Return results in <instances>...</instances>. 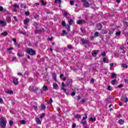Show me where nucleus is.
Wrapping results in <instances>:
<instances>
[{
  "instance_id": "nucleus-47",
  "label": "nucleus",
  "mask_w": 128,
  "mask_h": 128,
  "mask_svg": "<svg viewBox=\"0 0 128 128\" xmlns=\"http://www.w3.org/2000/svg\"><path fill=\"white\" fill-rule=\"evenodd\" d=\"M124 98H125L124 100V102H128V98L126 97Z\"/></svg>"
},
{
  "instance_id": "nucleus-11",
  "label": "nucleus",
  "mask_w": 128,
  "mask_h": 128,
  "mask_svg": "<svg viewBox=\"0 0 128 128\" xmlns=\"http://www.w3.org/2000/svg\"><path fill=\"white\" fill-rule=\"evenodd\" d=\"M6 20L8 24H10V22H12V18H10V16L6 17Z\"/></svg>"
},
{
  "instance_id": "nucleus-27",
  "label": "nucleus",
  "mask_w": 128,
  "mask_h": 128,
  "mask_svg": "<svg viewBox=\"0 0 128 128\" xmlns=\"http://www.w3.org/2000/svg\"><path fill=\"white\" fill-rule=\"evenodd\" d=\"M73 22H74V20H72V19H71L70 21H68L69 26H72Z\"/></svg>"
},
{
  "instance_id": "nucleus-14",
  "label": "nucleus",
  "mask_w": 128,
  "mask_h": 128,
  "mask_svg": "<svg viewBox=\"0 0 128 128\" xmlns=\"http://www.w3.org/2000/svg\"><path fill=\"white\" fill-rule=\"evenodd\" d=\"M29 90H30L31 92H36V90L34 88V86H30L28 88Z\"/></svg>"
},
{
  "instance_id": "nucleus-61",
  "label": "nucleus",
  "mask_w": 128,
  "mask_h": 128,
  "mask_svg": "<svg viewBox=\"0 0 128 128\" xmlns=\"http://www.w3.org/2000/svg\"><path fill=\"white\" fill-rule=\"evenodd\" d=\"M34 6H40V3H35V4H34Z\"/></svg>"
},
{
  "instance_id": "nucleus-28",
  "label": "nucleus",
  "mask_w": 128,
  "mask_h": 128,
  "mask_svg": "<svg viewBox=\"0 0 128 128\" xmlns=\"http://www.w3.org/2000/svg\"><path fill=\"white\" fill-rule=\"evenodd\" d=\"M62 36H64V34H68V33H66V30H63L62 31Z\"/></svg>"
},
{
  "instance_id": "nucleus-19",
  "label": "nucleus",
  "mask_w": 128,
  "mask_h": 128,
  "mask_svg": "<svg viewBox=\"0 0 128 128\" xmlns=\"http://www.w3.org/2000/svg\"><path fill=\"white\" fill-rule=\"evenodd\" d=\"M80 123L82 124L85 126V124H86V121L84 120L83 119H82L80 121Z\"/></svg>"
},
{
  "instance_id": "nucleus-63",
  "label": "nucleus",
  "mask_w": 128,
  "mask_h": 128,
  "mask_svg": "<svg viewBox=\"0 0 128 128\" xmlns=\"http://www.w3.org/2000/svg\"><path fill=\"white\" fill-rule=\"evenodd\" d=\"M62 88H64V86H66V84H64V82H62Z\"/></svg>"
},
{
  "instance_id": "nucleus-3",
  "label": "nucleus",
  "mask_w": 128,
  "mask_h": 128,
  "mask_svg": "<svg viewBox=\"0 0 128 128\" xmlns=\"http://www.w3.org/2000/svg\"><path fill=\"white\" fill-rule=\"evenodd\" d=\"M82 2H84V8H90V2H88L86 0H82Z\"/></svg>"
},
{
  "instance_id": "nucleus-49",
  "label": "nucleus",
  "mask_w": 128,
  "mask_h": 128,
  "mask_svg": "<svg viewBox=\"0 0 128 128\" xmlns=\"http://www.w3.org/2000/svg\"><path fill=\"white\" fill-rule=\"evenodd\" d=\"M76 124L75 123H73L72 124V128H76Z\"/></svg>"
},
{
  "instance_id": "nucleus-25",
  "label": "nucleus",
  "mask_w": 128,
  "mask_h": 128,
  "mask_svg": "<svg viewBox=\"0 0 128 128\" xmlns=\"http://www.w3.org/2000/svg\"><path fill=\"white\" fill-rule=\"evenodd\" d=\"M48 90V86H43V90L46 92V90Z\"/></svg>"
},
{
  "instance_id": "nucleus-5",
  "label": "nucleus",
  "mask_w": 128,
  "mask_h": 128,
  "mask_svg": "<svg viewBox=\"0 0 128 128\" xmlns=\"http://www.w3.org/2000/svg\"><path fill=\"white\" fill-rule=\"evenodd\" d=\"M81 42L83 44H90V42H88V40L84 38L81 39Z\"/></svg>"
},
{
  "instance_id": "nucleus-26",
  "label": "nucleus",
  "mask_w": 128,
  "mask_h": 128,
  "mask_svg": "<svg viewBox=\"0 0 128 128\" xmlns=\"http://www.w3.org/2000/svg\"><path fill=\"white\" fill-rule=\"evenodd\" d=\"M67 30H68V32H70V25L68 24L66 26Z\"/></svg>"
},
{
  "instance_id": "nucleus-51",
  "label": "nucleus",
  "mask_w": 128,
  "mask_h": 128,
  "mask_svg": "<svg viewBox=\"0 0 128 128\" xmlns=\"http://www.w3.org/2000/svg\"><path fill=\"white\" fill-rule=\"evenodd\" d=\"M124 87V85L120 84L119 86H118V88H123Z\"/></svg>"
},
{
  "instance_id": "nucleus-46",
  "label": "nucleus",
  "mask_w": 128,
  "mask_h": 128,
  "mask_svg": "<svg viewBox=\"0 0 128 128\" xmlns=\"http://www.w3.org/2000/svg\"><path fill=\"white\" fill-rule=\"evenodd\" d=\"M48 40H50V42H52V40H54V38L51 37L50 38H48Z\"/></svg>"
},
{
  "instance_id": "nucleus-62",
  "label": "nucleus",
  "mask_w": 128,
  "mask_h": 128,
  "mask_svg": "<svg viewBox=\"0 0 128 128\" xmlns=\"http://www.w3.org/2000/svg\"><path fill=\"white\" fill-rule=\"evenodd\" d=\"M64 16H68V12H64Z\"/></svg>"
},
{
  "instance_id": "nucleus-52",
  "label": "nucleus",
  "mask_w": 128,
  "mask_h": 128,
  "mask_svg": "<svg viewBox=\"0 0 128 128\" xmlns=\"http://www.w3.org/2000/svg\"><path fill=\"white\" fill-rule=\"evenodd\" d=\"M26 16H30V12H25Z\"/></svg>"
},
{
  "instance_id": "nucleus-18",
  "label": "nucleus",
  "mask_w": 128,
  "mask_h": 128,
  "mask_svg": "<svg viewBox=\"0 0 128 128\" xmlns=\"http://www.w3.org/2000/svg\"><path fill=\"white\" fill-rule=\"evenodd\" d=\"M98 52V51L95 50L94 52L92 54V55L93 56H96Z\"/></svg>"
},
{
  "instance_id": "nucleus-6",
  "label": "nucleus",
  "mask_w": 128,
  "mask_h": 128,
  "mask_svg": "<svg viewBox=\"0 0 128 128\" xmlns=\"http://www.w3.org/2000/svg\"><path fill=\"white\" fill-rule=\"evenodd\" d=\"M13 82L15 86H18V78H13Z\"/></svg>"
},
{
  "instance_id": "nucleus-55",
  "label": "nucleus",
  "mask_w": 128,
  "mask_h": 128,
  "mask_svg": "<svg viewBox=\"0 0 128 128\" xmlns=\"http://www.w3.org/2000/svg\"><path fill=\"white\" fill-rule=\"evenodd\" d=\"M14 50V48L10 47V48H8L7 49V50Z\"/></svg>"
},
{
  "instance_id": "nucleus-38",
  "label": "nucleus",
  "mask_w": 128,
  "mask_h": 128,
  "mask_svg": "<svg viewBox=\"0 0 128 128\" xmlns=\"http://www.w3.org/2000/svg\"><path fill=\"white\" fill-rule=\"evenodd\" d=\"M122 68H128V66L126 64H122Z\"/></svg>"
},
{
  "instance_id": "nucleus-36",
  "label": "nucleus",
  "mask_w": 128,
  "mask_h": 128,
  "mask_svg": "<svg viewBox=\"0 0 128 128\" xmlns=\"http://www.w3.org/2000/svg\"><path fill=\"white\" fill-rule=\"evenodd\" d=\"M14 8H20V6L16 4H14L13 5Z\"/></svg>"
},
{
  "instance_id": "nucleus-1",
  "label": "nucleus",
  "mask_w": 128,
  "mask_h": 128,
  "mask_svg": "<svg viewBox=\"0 0 128 128\" xmlns=\"http://www.w3.org/2000/svg\"><path fill=\"white\" fill-rule=\"evenodd\" d=\"M6 119L4 118H0V126L2 128H6Z\"/></svg>"
},
{
  "instance_id": "nucleus-64",
  "label": "nucleus",
  "mask_w": 128,
  "mask_h": 128,
  "mask_svg": "<svg viewBox=\"0 0 128 128\" xmlns=\"http://www.w3.org/2000/svg\"><path fill=\"white\" fill-rule=\"evenodd\" d=\"M18 76H22V74L20 72H19V73L18 74Z\"/></svg>"
},
{
  "instance_id": "nucleus-12",
  "label": "nucleus",
  "mask_w": 128,
  "mask_h": 128,
  "mask_svg": "<svg viewBox=\"0 0 128 128\" xmlns=\"http://www.w3.org/2000/svg\"><path fill=\"white\" fill-rule=\"evenodd\" d=\"M118 122L120 124V126H122L124 124V120L120 119L118 120Z\"/></svg>"
},
{
  "instance_id": "nucleus-17",
  "label": "nucleus",
  "mask_w": 128,
  "mask_h": 128,
  "mask_svg": "<svg viewBox=\"0 0 128 128\" xmlns=\"http://www.w3.org/2000/svg\"><path fill=\"white\" fill-rule=\"evenodd\" d=\"M8 34L6 32H4L1 34V36H6Z\"/></svg>"
},
{
  "instance_id": "nucleus-39",
  "label": "nucleus",
  "mask_w": 128,
  "mask_h": 128,
  "mask_svg": "<svg viewBox=\"0 0 128 128\" xmlns=\"http://www.w3.org/2000/svg\"><path fill=\"white\" fill-rule=\"evenodd\" d=\"M52 102H53L52 101V98H50V102H48V104H52Z\"/></svg>"
},
{
  "instance_id": "nucleus-9",
  "label": "nucleus",
  "mask_w": 128,
  "mask_h": 128,
  "mask_svg": "<svg viewBox=\"0 0 128 128\" xmlns=\"http://www.w3.org/2000/svg\"><path fill=\"white\" fill-rule=\"evenodd\" d=\"M52 78L55 82H56V73L52 74Z\"/></svg>"
},
{
  "instance_id": "nucleus-58",
  "label": "nucleus",
  "mask_w": 128,
  "mask_h": 128,
  "mask_svg": "<svg viewBox=\"0 0 128 128\" xmlns=\"http://www.w3.org/2000/svg\"><path fill=\"white\" fill-rule=\"evenodd\" d=\"M77 98H78V100H80L82 98L80 97V95H78L77 96Z\"/></svg>"
},
{
  "instance_id": "nucleus-53",
  "label": "nucleus",
  "mask_w": 128,
  "mask_h": 128,
  "mask_svg": "<svg viewBox=\"0 0 128 128\" xmlns=\"http://www.w3.org/2000/svg\"><path fill=\"white\" fill-rule=\"evenodd\" d=\"M4 10V8L2 6H0V12H2Z\"/></svg>"
},
{
  "instance_id": "nucleus-45",
  "label": "nucleus",
  "mask_w": 128,
  "mask_h": 128,
  "mask_svg": "<svg viewBox=\"0 0 128 128\" xmlns=\"http://www.w3.org/2000/svg\"><path fill=\"white\" fill-rule=\"evenodd\" d=\"M94 36H98V32H96L94 34Z\"/></svg>"
},
{
  "instance_id": "nucleus-41",
  "label": "nucleus",
  "mask_w": 128,
  "mask_h": 128,
  "mask_svg": "<svg viewBox=\"0 0 128 128\" xmlns=\"http://www.w3.org/2000/svg\"><path fill=\"white\" fill-rule=\"evenodd\" d=\"M68 48L70 50H72V45L70 44H69L68 46Z\"/></svg>"
},
{
  "instance_id": "nucleus-40",
  "label": "nucleus",
  "mask_w": 128,
  "mask_h": 128,
  "mask_svg": "<svg viewBox=\"0 0 128 128\" xmlns=\"http://www.w3.org/2000/svg\"><path fill=\"white\" fill-rule=\"evenodd\" d=\"M62 26H66V22L63 21L62 22Z\"/></svg>"
},
{
  "instance_id": "nucleus-29",
  "label": "nucleus",
  "mask_w": 128,
  "mask_h": 128,
  "mask_svg": "<svg viewBox=\"0 0 128 128\" xmlns=\"http://www.w3.org/2000/svg\"><path fill=\"white\" fill-rule=\"evenodd\" d=\"M96 118H92V117H90V120H91V122H96Z\"/></svg>"
},
{
  "instance_id": "nucleus-57",
  "label": "nucleus",
  "mask_w": 128,
  "mask_h": 128,
  "mask_svg": "<svg viewBox=\"0 0 128 128\" xmlns=\"http://www.w3.org/2000/svg\"><path fill=\"white\" fill-rule=\"evenodd\" d=\"M4 102V100H2V98H0V104H2Z\"/></svg>"
},
{
  "instance_id": "nucleus-48",
  "label": "nucleus",
  "mask_w": 128,
  "mask_h": 128,
  "mask_svg": "<svg viewBox=\"0 0 128 128\" xmlns=\"http://www.w3.org/2000/svg\"><path fill=\"white\" fill-rule=\"evenodd\" d=\"M71 96H76V92H72L71 94Z\"/></svg>"
},
{
  "instance_id": "nucleus-23",
  "label": "nucleus",
  "mask_w": 128,
  "mask_h": 128,
  "mask_svg": "<svg viewBox=\"0 0 128 128\" xmlns=\"http://www.w3.org/2000/svg\"><path fill=\"white\" fill-rule=\"evenodd\" d=\"M41 108L42 110H46V106H44V104H41Z\"/></svg>"
},
{
  "instance_id": "nucleus-21",
  "label": "nucleus",
  "mask_w": 128,
  "mask_h": 128,
  "mask_svg": "<svg viewBox=\"0 0 128 128\" xmlns=\"http://www.w3.org/2000/svg\"><path fill=\"white\" fill-rule=\"evenodd\" d=\"M30 22V19L26 18L24 20V24H28V22Z\"/></svg>"
},
{
  "instance_id": "nucleus-32",
  "label": "nucleus",
  "mask_w": 128,
  "mask_h": 128,
  "mask_svg": "<svg viewBox=\"0 0 128 128\" xmlns=\"http://www.w3.org/2000/svg\"><path fill=\"white\" fill-rule=\"evenodd\" d=\"M84 114L85 116L83 117L82 120H86V118H88V114Z\"/></svg>"
},
{
  "instance_id": "nucleus-34",
  "label": "nucleus",
  "mask_w": 128,
  "mask_h": 128,
  "mask_svg": "<svg viewBox=\"0 0 128 128\" xmlns=\"http://www.w3.org/2000/svg\"><path fill=\"white\" fill-rule=\"evenodd\" d=\"M20 122L22 124H26V122L24 120H22L20 121Z\"/></svg>"
},
{
  "instance_id": "nucleus-35",
  "label": "nucleus",
  "mask_w": 128,
  "mask_h": 128,
  "mask_svg": "<svg viewBox=\"0 0 128 128\" xmlns=\"http://www.w3.org/2000/svg\"><path fill=\"white\" fill-rule=\"evenodd\" d=\"M120 32H121L120 31L116 32V36H120Z\"/></svg>"
},
{
  "instance_id": "nucleus-22",
  "label": "nucleus",
  "mask_w": 128,
  "mask_h": 128,
  "mask_svg": "<svg viewBox=\"0 0 128 128\" xmlns=\"http://www.w3.org/2000/svg\"><path fill=\"white\" fill-rule=\"evenodd\" d=\"M40 2L42 3V6L46 5V2H44V0H40Z\"/></svg>"
},
{
  "instance_id": "nucleus-37",
  "label": "nucleus",
  "mask_w": 128,
  "mask_h": 128,
  "mask_svg": "<svg viewBox=\"0 0 128 128\" xmlns=\"http://www.w3.org/2000/svg\"><path fill=\"white\" fill-rule=\"evenodd\" d=\"M58 2V4H62V0H55V4H56Z\"/></svg>"
},
{
  "instance_id": "nucleus-16",
  "label": "nucleus",
  "mask_w": 128,
  "mask_h": 128,
  "mask_svg": "<svg viewBox=\"0 0 128 128\" xmlns=\"http://www.w3.org/2000/svg\"><path fill=\"white\" fill-rule=\"evenodd\" d=\"M6 94H14V92L12 90H8L6 92Z\"/></svg>"
},
{
  "instance_id": "nucleus-20",
  "label": "nucleus",
  "mask_w": 128,
  "mask_h": 128,
  "mask_svg": "<svg viewBox=\"0 0 128 128\" xmlns=\"http://www.w3.org/2000/svg\"><path fill=\"white\" fill-rule=\"evenodd\" d=\"M76 118H82V115L76 114L74 116Z\"/></svg>"
},
{
  "instance_id": "nucleus-24",
  "label": "nucleus",
  "mask_w": 128,
  "mask_h": 128,
  "mask_svg": "<svg viewBox=\"0 0 128 128\" xmlns=\"http://www.w3.org/2000/svg\"><path fill=\"white\" fill-rule=\"evenodd\" d=\"M111 78H116V74L115 73H112Z\"/></svg>"
},
{
  "instance_id": "nucleus-13",
  "label": "nucleus",
  "mask_w": 128,
  "mask_h": 128,
  "mask_svg": "<svg viewBox=\"0 0 128 128\" xmlns=\"http://www.w3.org/2000/svg\"><path fill=\"white\" fill-rule=\"evenodd\" d=\"M0 24H2V26H4L6 25V23L4 21L0 20Z\"/></svg>"
},
{
  "instance_id": "nucleus-60",
  "label": "nucleus",
  "mask_w": 128,
  "mask_h": 128,
  "mask_svg": "<svg viewBox=\"0 0 128 128\" xmlns=\"http://www.w3.org/2000/svg\"><path fill=\"white\" fill-rule=\"evenodd\" d=\"M15 46L20 48V44H18L17 42L14 43Z\"/></svg>"
},
{
  "instance_id": "nucleus-2",
  "label": "nucleus",
  "mask_w": 128,
  "mask_h": 128,
  "mask_svg": "<svg viewBox=\"0 0 128 128\" xmlns=\"http://www.w3.org/2000/svg\"><path fill=\"white\" fill-rule=\"evenodd\" d=\"M26 53L28 54H30V56H34V54H36V51H34L32 48H28L26 50Z\"/></svg>"
},
{
  "instance_id": "nucleus-43",
  "label": "nucleus",
  "mask_w": 128,
  "mask_h": 128,
  "mask_svg": "<svg viewBox=\"0 0 128 128\" xmlns=\"http://www.w3.org/2000/svg\"><path fill=\"white\" fill-rule=\"evenodd\" d=\"M19 34H26V32H22V30L19 31Z\"/></svg>"
},
{
  "instance_id": "nucleus-8",
  "label": "nucleus",
  "mask_w": 128,
  "mask_h": 128,
  "mask_svg": "<svg viewBox=\"0 0 128 128\" xmlns=\"http://www.w3.org/2000/svg\"><path fill=\"white\" fill-rule=\"evenodd\" d=\"M86 20H79L77 22L78 24H84Z\"/></svg>"
},
{
  "instance_id": "nucleus-33",
  "label": "nucleus",
  "mask_w": 128,
  "mask_h": 128,
  "mask_svg": "<svg viewBox=\"0 0 128 128\" xmlns=\"http://www.w3.org/2000/svg\"><path fill=\"white\" fill-rule=\"evenodd\" d=\"M116 80H112L111 82V84H112V86H114V84H116Z\"/></svg>"
},
{
  "instance_id": "nucleus-56",
  "label": "nucleus",
  "mask_w": 128,
  "mask_h": 128,
  "mask_svg": "<svg viewBox=\"0 0 128 128\" xmlns=\"http://www.w3.org/2000/svg\"><path fill=\"white\" fill-rule=\"evenodd\" d=\"M12 42H14V44H16V38H12Z\"/></svg>"
},
{
  "instance_id": "nucleus-42",
  "label": "nucleus",
  "mask_w": 128,
  "mask_h": 128,
  "mask_svg": "<svg viewBox=\"0 0 128 128\" xmlns=\"http://www.w3.org/2000/svg\"><path fill=\"white\" fill-rule=\"evenodd\" d=\"M101 56H106V54L105 52H104L102 54H101Z\"/></svg>"
},
{
  "instance_id": "nucleus-10",
  "label": "nucleus",
  "mask_w": 128,
  "mask_h": 128,
  "mask_svg": "<svg viewBox=\"0 0 128 128\" xmlns=\"http://www.w3.org/2000/svg\"><path fill=\"white\" fill-rule=\"evenodd\" d=\"M102 24L99 23L98 24V30H102Z\"/></svg>"
},
{
  "instance_id": "nucleus-54",
  "label": "nucleus",
  "mask_w": 128,
  "mask_h": 128,
  "mask_svg": "<svg viewBox=\"0 0 128 128\" xmlns=\"http://www.w3.org/2000/svg\"><path fill=\"white\" fill-rule=\"evenodd\" d=\"M9 124L10 126H12L14 124V122L11 120Z\"/></svg>"
},
{
  "instance_id": "nucleus-31",
  "label": "nucleus",
  "mask_w": 128,
  "mask_h": 128,
  "mask_svg": "<svg viewBox=\"0 0 128 128\" xmlns=\"http://www.w3.org/2000/svg\"><path fill=\"white\" fill-rule=\"evenodd\" d=\"M46 116V114L42 113L40 116V118H44V116Z\"/></svg>"
},
{
  "instance_id": "nucleus-7",
  "label": "nucleus",
  "mask_w": 128,
  "mask_h": 128,
  "mask_svg": "<svg viewBox=\"0 0 128 128\" xmlns=\"http://www.w3.org/2000/svg\"><path fill=\"white\" fill-rule=\"evenodd\" d=\"M17 55L18 56H20V58H22V56H24V54L22 52H18L17 54Z\"/></svg>"
},
{
  "instance_id": "nucleus-44",
  "label": "nucleus",
  "mask_w": 128,
  "mask_h": 128,
  "mask_svg": "<svg viewBox=\"0 0 128 128\" xmlns=\"http://www.w3.org/2000/svg\"><path fill=\"white\" fill-rule=\"evenodd\" d=\"M74 0L70 1V4L71 6H74Z\"/></svg>"
},
{
  "instance_id": "nucleus-4",
  "label": "nucleus",
  "mask_w": 128,
  "mask_h": 128,
  "mask_svg": "<svg viewBox=\"0 0 128 128\" xmlns=\"http://www.w3.org/2000/svg\"><path fill=\"white\" fill-rule=\"evenodd\" d=\"M35 120L37 124H42V121L40 120V118L38 116H36Z\"/></svg>"
},
{
  "instance_id": "nucleus-15",
  "label": "nucleus",
  "mask_w": 128,
  "mask_h": 128,
  "mask_svg": "<svg viewBox=\"0 0 128 128\" xmlns=\"http://www.w3.org/2000/svg\"><path fill=\"white\" fill-rule=\"evenodd\" d=\"M53 88L54 90H58V86L56 84V83H54L53 84Z\"/></svg>"
},
{
  "instance_id": "nucleus-50",
  "label": "nucleus",
  "mask_w": 128,
  "mask_h": 128,
  "mask_svg": "<svg viewBox=\"0 0 128 128\" xmlns=\"http://www.w3.org/2000/svg\"><path fill=\"white\" fill-rule=\"evenodd\" d=\"M107 90H112V88L110 87V86H108Z\"/></svg>"
},
{
  "instance_id": "nucleus-59",
  "label": "nucleus",
  "mask_w": 128,
  "mask_h": 128,
  "mask_svg": "<svg viewBox=\"0 0 128 128\" xmlns=\"http://www.w3.org/2000/svg\"><path fill=\"white\" fill-rule=\"evenodd\" d=\"M16 60V56L13 57L12 58V62H14V60Z\"/></svg>"
},
{
  "instance_id": "nucleus-30",
  "label": "nucleus",
  "mask_w": 128,
  "mask_h": 128,
  "mask_svg": "<svg viewBox=\"0 0 128 128\" xmlns=\"http://www.w3.org/2000/svg\"><path fill=\"white\" fill-rule=\"evenodd\" d=\"M103 62H104L108 63V58H103Z\"/></svg>"
}]
</instances>
